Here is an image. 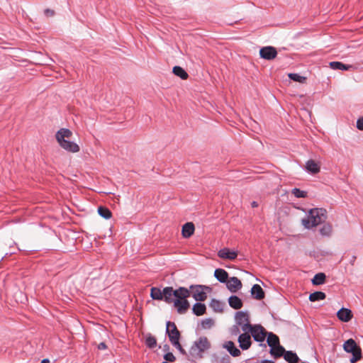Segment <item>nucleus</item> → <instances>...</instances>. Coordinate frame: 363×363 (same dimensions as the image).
<instances>
[{"label":"nucleus","instance_id":"nucleus-5","mask_svg":"<svg viewBox=\"0 0 363 363\" xmlns=\"http://www.w3.org/2000/svg\"><path fill=\"white\" fill-rule=\"evenodd\" d=\"M265 329L261 325H254L253 329L251 330V335L256 342H262L265 340L267 336Z\"/></svg>","mask_w":363,"mask_h":363},{"label":"nucleus","instance_id":"nucleus-20","mask_svg":"<svg viewBox=\"0 0 363 363\" xmlns=\"http://www.w3.org/2000/svg\"><path fill=\"white\" fill-rule=\"evenodd\" d=\"M235 319L236 324L240 325L242 323L249 322L250 317L247 311H238L235 313Z\"/></svg>","mask_w":363,"mask_h":363},{"label":"nucleus","instance_id":"nucleus-35","mask_svg":"<svg viewBox=\"0 0 363 363\" xmlns=\"http://www.w3.org/2000/svg\"><path fill=\"white\" fill-rule=\"evenodd\" d=\"M98 213L100 216L106 220L111 218L112 216L111 211L105 206H99L98 208Z\"/></svg>","mask_w":363,"mask_h":363},{"label":"nucleus","instance_id":"nucleus-45","mask_svg":"<svg viewBox=\"0 0 363 363\" xmlns=\"http://www.w3.org/2000/svg\"><path fill=\"white\" fill-rule=\"evenodd\" d=\"M239 333H240V330H239V328L238 327V325L233 326V328H231V334L234 335H237Z\"/></svg>","mask_w":363,"mask_h":363},{"label":"nucleus","instance_id":"nucleus-43","mask_svg":"<svg viewBox=\"0 0 363 363\" xmlns=\"http://www.w3.org/2000/svg\"><path fill=\"white\" fill-rule=\"evenodd\" d=\"M219 362L220 363H230V357L228 354L224 353Z\"/></svg>","mask_w":363,"mask_h":363},{"label":"nucleus","instance_id":"nucleus-47","mask_svg":"<svg viewBox=\"0 0 363 363\" xmlns=\"http://www.w3.org/2000/svg\"><path fill=\"white\" fill-rule=\"evenodd\" d=\"M106 348V345L104 342H101L98 345L99 350H105Z\"/></svg>","mask_w":363,"mask_h":363},{"label":"nucleus","instance_id":"nucleus-3","mask_svg":"<svg viewBox=\"0 0 363 363\" xmlns=\"http://www.w3.org/2000/svg\"><path fill=\"white\" fill-rule=\"evenodd\" d=\"M211 344L206 337H200L189 350V354L194 358H202L203 353L210 349Z\"/></svg>","mask_w":363,"mask_h":363},{"label":"nucleus","instance_id":"nucleus-8","mask_svg":"<svg viewBox=\"0 0 363 363\" xmlns=\"http://www.w3.org/2000/svg\"><path fill=\"white\" fill-rule=\"evenodd\" d=\"M218 256L222 259L233 260L237 257L238 252L231 250L228 247H224L218 251Z\"/></svg>","mask_w":363,"mask_h":363},{"label":"nucleus","instance_id":"nucleus-37","mask_svg":"<svg viewBox=\"0 0 363 363\" xmlns=\"http://www.w3.org/2000/svg\"><path fill=\"white\" fill-rule=\"evenodd\" d=\"M288 77L291 80L299 83H304L305 81L306 80V78L305 77L301 76L297 73H289Z\"/></svg>","mask_w":363,"mask_h":363},{"label":"nucleus","instance_id":"nucleus-30","mask_svg":"<svg viewBox=\"0 0 363 363\" xmlns=\"http://www.w3.org/2000/svg\"><path fill=\"white\" fill-rule=\"evenodd\" d=\"M326 279V276L324 273L320 272L313 277L311 280L313 285L318 286L325 283Z\"/></svg>","mask_w":363,"mask_h":363},{"label":"nucleus","instance_id":"nucleus-34","mask_svg":"<svg viewBox=\"0 0 363 363\" xmlns=\"http://www.w3.org/2000/svg\"><path fill=\"white\" fill-rule=\"evenodd\" d=\"M326 295L322 291H315L309 295V300L311 302L324 300Z\"/></svg>","mask_w":363,"mask_h":363},{"label":"nucleus","instance_id":"nucleus-13","mask_svg":"<svg viewBox=\"0 0 363 363\" xmlns=\"http://www.w3.org/2000/svg\"><path fill=\"white\" fill-rule=\"evenodd\" d=\"M174 306L180 314L184 313L189 308L190 304L187 300L174 299Z\"/></svg>","mask_w":363,"mask_h":363},{"label":"nucleus","instance_id":"nucleus-27","mask_svg":"<svg viewBox=\"0 0 363 363\" xmlns=\"http://www.w3.org/2000/svg\"><path fill=\"white\" fill-rule=\"evenodd\" d=\"M209 306L214 312L221 313L223 311L224 303L217 299L213 298L209 303Z\"/></svg>","mask_w":363,"mask_h":363},{"label":"nucleus","instance_id":"nucleus-36","mask_svg":"<svg viewBox=\"0 0 363 363\" xmlns=\"http://www.w3.org/2000/svg\"><path fill=\"white\" fill-rule=\"evenodd\" d=\"M215 324V321L211 318H207L201 320V326L202 329L206 330L211 328Z\"/></svg>","mask_w":363,"mask_h":363},{"label":"nucleus","instance_id":"nucleus-19","mask_svg":"<svg viewBox=\"0 0 363 363\" xmlns=\"http://www.w3.org/2000/svg\"><path fill=\"white\" fill-rule=\"evenodd\" d=\"M228 303L232 308L235 310L240 309L243 306L242 299L236 295H232L228 298Z\"/></svg>","mask_w":363,"mask_h":363},{"label":"nucleus","instance_id":"nucleus-9","mask_svg":"<svg viewBox=\"0 0 363 363\" xmlns=\"http://www.w3.org/2000/svg\"><path fill=\"white\" fill-rule=\"evenodd\" d=\"M225 284L228 289L232 293H235L242 288L240 280L235 277H230Z\"/></svg>","mask_w":363,"mask_h":363},{"label":"nucleus","instance_id":"nucleus-23","mask_svg":"<svg viewBox=\"0 0 363 363\" xmlns=\"http://www.w3.org/2000/svg\"><path fill=\"white\" fill-rule=\"evenodd\" d=\"M329 67L334 70H349L353 68V66L351 65H346L337 61L330 62Z\"/></svg>","mask_w":363,"mask_h":363},{"label":"nucleus","instance_id":"nucleus-29","mask_svg":"<svg viewBox=\"0 0 363 363\" xmlns=\"http://www.w3.org/2000/svg\"><path fill=\"white\" fill-rule=\"evenodd\" d=\"M267 342L268 345L270 347H272L276 346L279 344V339L277 335L270 332V333H267Z\"/></svg>","mask_w":363,"mask_h":363},{"label":"nucleus","instance_id":"nucleus-42","mask_svg":"<svg viewBox=\"0 0 363 363\" xmlns=\"http://www.w3.org/2000/svg\"><path fill=\"white\" fill-rule=\"evenodd\" d=\"M164 359L166 360L165 362H173L176 360L175 356L169 352H167L164 354Z\"/></svg>","mask_w":363,"mask_h":363},{"label":"nucleus","instance_id":"nucleus-15","mask_svg":"<svg viewBox=\"0 0 363 363\" xmlns=\"http://www.w3.org/2000/svg\"><path fill=\"white\" fill-rule=\"evenodd\" d=\"M190 296V291L184 286H180L174 290V298L179 300H187Z\"/></svg>","mask_w":363,"mask_h":363},{"label":"nucleus","instance_id":"nucleus-12","mask_svg":"<svg viewBox=\"0 0 363 363\" xmlns=\"http://www.w3.org/2000/svg\"><path fill=\"white\" fill-rule=\"evenodd\" d=\"M352 313L350 309L342 308L337 312V317L343 322H348L352 318Z\"/></svg>","mask_w":363,"mask_h":363},{"label":"nucleus","instance_id":"nucleus-25","mask_svg":"<svg viewBox=\"0 0 363 363\" xmlns=\"http://www.w3.org/2000/svg\"><path fill=\"white\" fill-rule=\"evenodd\" d=\"M206 307L204 303L197 302L194 304L192 312L196 316H200L206 313Z\"/></svg>","mask_w":363,"mask_h":363},{"label":"nucleus","instance_id":"nucleus-21","mask_svg":"<svg viewBox=\"0 0 363 363\" xmlns=\"http://www.w3.org/2000/svg\"><path fill=\"white\" fill-rule=\"evenodd\" d=\"M358 348H360L357 346L356 342L350 338L346 340L343 344V349L347 353H352L357 350Z\"/></svg>","mask_w":363,"mask_h":363},{"label":"nucleus","instance_id":"nucleus-2","mask_svg":"<svg viewBox=\"0 0 363 363\" xmlns=\"http://www.w3.org/2000/svg\"><path fill=\"white\" fill-rule=\"evenodd\" d=\"M72 135V133L69 129L61 128L56 133L55 137L62 148L70 152H77L80 150L79 146L76 143L66 139H69Z\"/></svg>","mask_w":363,"mask_h":363},{"label":"nucleus","instance_id":"nucleus-26","mask_svg":"<svg viewBox=\"0 0 363 363\" xmlns=\"http://www.w3.org/2000/svg\"><path fill=\"white\" fill-rule=\"evenodd\" d=\"M283 357L289 363H298L299 361V358L296 353L291 350H286Z\"/></svg>","mask_w":363,"mask_h":363},{"label":"nucleus","instance_id":"nucleus-11","mask_svg":"<svg viewBox=\"0 0 363 363\" xmlns=\"http://www.w3.org/2000/svg\"><path fill=\"white\" fill-rule=\"evenodd\" d=\"M223 347L226 349L230 354L234 357H238L241 354L240 350L235 346L233 341L229 340L225 342L223 345Z\"/></svg>","mask_w":363,"mask_h":363},{"label":"nucleus","instance_id":"nucleus-41","mask_svg":"<svg viewBox=\"0 0 363 363\" xmlns=\"http://www.w3.org/2000/svg\"><path fill=\"white\" fill-rule=\"evenodd\" d=\"M240 326H241L242 330L244 333H247V332L251 333V330L253 329V325L250 323V321L242 323Z\"/></svg>","mask_w":363,"mask_h":363},{"label":"nucleus","instance_id":"nucleus-38","mask_svg":"<svg viewBox=\"0 0 363 363\" xmlns=\"http://www.w3.org/2000/svg\"><path fill=\"white\" fill-rule=\"evenodd\" d=\"M291 193H292V194L294 195V196L296 198H298V199L306 198V197H307V194H308L307 191L301 190L300 189H298V188H294L291 190Z\"/></svg>","mask_w":363,"mask_h":363},{"label":"nucleus","instance_id":"nucleus-18","mask_svg":"<svg viewBox=\"0 0 363 363\" xmlns=\"http://www.w3.org/2000/svg\"><path fill=\"white\" fill-rule=\"evenodd\" d=\"M306 170L313 174L320 172V167L318 162L313 160H309L306 163Z\"/></svg>","mask_w":363,"mask_h":363},{"label":"nucleus","instance_id":"nucleus-50","mask_svg":"<svg viewBox=\"0 0 363 363\" xmlns=\"http://www.w3.org/2000/svg\"><path fill=\"white\" fill-rule=\"evenodd\" d=\"M40 363H50V360H49V359H47V358H46V359H43L40 362Z\"/></svg>","mask_w":363,"mask_h":363},{"label":"nucleus","instance_id":"nucleus-32","mask_svg":"<svg viewBox=\"0 0 363 363\" xmlns=\"http://www.w3.org/2000/svg\"><path fill=\"white\" fill-rule=\"evenodd\" d=\"M319 232L322 236H330L333 232L332 225L328 223H324L323 225L320 228Z\"/></svg>","mask_w":363,"mask_h":363},{"label":"nucleus","instance_id":"nucleus-39","mask_svg":"<svg viewBox=\"0 0 363 363\" xmlns=\"http://www.w3.org/2000/svg\"><path fill=\"white\" fill-rule=\"evenodd\" d=\"M351 354H352V357L350 360L351 363H355L362 358L361 348H358L357 350L352 352Z\"/></svg>","mask_w":363,"mask_h":363},{"label":"nucleus","instance_id":"nucleus-1","mask_svg":"<svg viewBox=\"0 0 363 363\" xmlns=\"http://www.w3.org/2000/svg\"><path fill=\"white\" fill-rule=\"evenodd\" d=\"M327 219V211L324 208H313L308 212V217L303 218L301 223L306 229H311L324 223Z\"/></svg>","mask_w":363,"mask_h":363},{"label":"nucleus","instance_id":"nucleus-40","mask_svg":"<svg viewBox=\"0 0 363 363\" xmlns=\"http://www.w3.org/2000/svg\"><path fill=\"white\" fill-rule=\"evenodd\" d=\"M171 343L172 344V345L174 347H175L179 351V352L182 354H183V355H186V352L185 351L184 349H183V347H182L181 344L179 343V339L173 340V342H171Z\"/></svg>","mask_w":363,"mask_h":363},{"label":"nucleus","instance_id":"nucleus-28","mask_svg":"<svg viewBox=\"0 0 363 363\" xmlns=\"http://www.w3.org/2000/svg\"><path fill=\"white\" fill-rule=\"evenodd\" d=\"M150 297L153 300L162 301L164 298L162 290L157 287H152L150 289Z\"/></svg>","mask_w":363,"mask_h":363},{"label":"nucleus","instance_id":"nucleus-10","mask_svg":"<svg viewBox=\"0 0 363 363\" xmlns=\"http://www.w3.org/2000/svg\"><path fill=\"white\" fill-rule=\"evenodd\" d=\"M239 346L242 350H248L251 345V337L248 333L240 334L238 337Z\"/></svg>","mask_w":363,"mask_h":363},{"label":"nucleus","instance_id":"nucleus-31","mask_svg":"<svg viewBox=\"0 0 363 363\" xmlns=\"http://www.w3.org/2000/svg\"><path fill=\"white\" fill-rule=\"evenodd\" d=\"M172 72L174 74L180 77L182 79H186L189 77L187 72L180 66H174Z\"/></svg>","mask_w":363,"mask_h":363},{"label":"nucleus","instance_id":"nucleus-48","mask_svg":"<svg viewBox=\"0 0 363 363\" xmlns=\"http://www.w3.org/2000/svg\"><path fill=\"white\" fill-rule=\"evenodd\" d=\"M162 350L164 352H169V345H167V344L164 345L163 347H162Z\"/></svg>","mask_w":363,"mask_h":363},{"label":"nucleus","instance_id":"nucleus-22","mask_svg":"<svg viewBox=\"0 0 363 363\" xmlns=\"http://www.w3.org/2000/svg\"><path fill=\"white\" fill-rule=\"evenodd\" d=\"M214 277L220 283H226L228 279V273L223 269H216L214 272Z\"/></svg>","mask_w":363,"mask_h":363},{"label":"nucleus","instance_id":"nucleus-33","mask_svg":"<svg viewBox=\"0 0 363 363\" xmlns=\"http://www.w3.org/2000/svg\"><path fill=\"white\" fill-rule=\"evenodd\" d=\"M145 343L148 348L153 349L157 346V340L152 334L147 333L145 337Z\"/></svg>","mask_w":363,"mask_h":363},{"label":"nucleus","instance_id":"nucleus-4","mask_svg":"<svg viewBox=\"0 0 363 363\" xmlns=\"http://www.w3.org/2000/svg\"><path fill=\"white\" fill-rule=\"evenodd\" d=\"M203 289L210 288L202 285L190 286V289H194L192 296L196 301H204L207 298V294L203 291Z\"/></svg>","mask_w":363,"mask_h":363},{"label":"nucleus","instance_id":"nucleus-14","mask_svg":"<svg viewBox=\"0 0 363 363\" xmlns=\"http://www.w3.org/2000/svg\"><path fill=\"white\" fill-rule=\"evenodd\" d=\"M163 300L167 303H174V290L172 286H166L162 289Z\"/></svg>","mask_w":363,"mask_h":363},{"label":"nucleus","instance_id":"nucleus-52","mask_svg":"<svg viewBox=\"0 0 363 363\" xmlns=\"http://www.w3.org/2000/svg\"><path fill=\"white\" fill-rule=\"evenodd\" d=\"M162 363H169V362H162Z\"/></svg>","mask_w":363,"mask_h":363},{"label":"nucleus","instance_id":"nucleus-6","mask_svg":"<svg viewBox=\"0 0 363 363\" xmlns=\"http://www.w3.org/2000/svg\"><path fill=\"white\" fill-rule=\"evenodd\" d=\"M166 333L170 342L180 338V332L174 322L167 321L166 323Z\"/></svg>","mask_w":363,"mask_h":363},{"label":"nucleus","instance_id":"nucleus-24","mask_svg":"<svg viewBox=\"0 0 363 363\" xmlns=\"http://www.w3.org/2000/svg\"><path fill=\"white\" fill-rule=\"evenodd\" d=\"M285 352L286 350L284 349V347L280 345V344H279L276 346L271 347L269 352L272 356L277 359L283 357Z\"/></svg>","mask_w":363,"mask_h":363},{"label":"nucleus","instance_id":"nucleus-7","mask_svg":"<svg viewBox=\"0 0 363 363\" xmlns=\"http://www.w3.org/2000/svg\"><path fill=\"white\" fill-rule=\"evenodd\" d=\"M259 55L261 58L272 60L277 57V51L274 47L265 46L259 50Z\"/></svg>","mask_w":363,"mask_h":363},{"label":"nucleus","instance_id":"nucleus-17","mask_svg":"<svg viewBox=\"0 0 363 363\" xmlns=\"http://www.w3.org/2000/svg\"><path fill=\"white\" fill-rule=\"evenodd\" d=\"M250 292L252 296L257 300H262L264 298V291L259 284H254Z\"/></svg>","mask_w":363,"mask_h":363},{"label":"nucleus","instance_id":"nucleus-46","mask_svg":"<svg viewBox=\"0 0 363 363\" xmlns=\"http://www.w3.org/2000/svg\"><path fill=\"white\" fill-rule=\"evenodd\" d=\"M45 13L47 15V16H53L54 15V11L51 10V9H47L45 10Z\"/></svg>","mask_w":363,"mask_h":363},{"label":"nucleus","instance_id":"nucleus-16","mask_svg":"<svg viewBox=\"0 0 363 363\" xmlns=\"http://www.w3.org/2000/svg\"><path fill=\"white\" fill-rule=\"evenodd\" d=\"M195 227L193 223H186L182 228V235L184 238H190L194 233Z\"/></svg>","mask_w":363,"mask_h":363},{"label":"nucleus","instance_id":"nucleus-44","mask_svg":"<svg viewBox=\"0 0 363 363\" xmlns=\"http://www.w3.org/2000/svg\"><path fill=\"white\" fill-rule=\"evenodd\" d=\"M357 128L363 130V117L359 118L357 121Z\"/></svg>","mask_w":363,"mask_h":363},{"label":"nucleus","instance_id":"nucleus-51","mask_svg":"<svg viewBox=\"0 0 363 363\" xmlns=\"http://www.w3.org/2000/svg\"><path fill=\"white\" fill-rule=\"evenodd\" d=\"M252 207H257V202H256V201H253V202L252 203Z\"/></svg>","mask_w":363,"mask_h":363},{"label":"nucleus","instance_id":"nucleus-49","mask_svg":"<svg viewBox=\"0 0 363 363\" xmlns=\"http://www.w3.org/2000/svg\"><path fill=\"white\" fill-rule=\"evenodd\" d=\"M261 363H275V362L272 360L264 359V360H262Z\"/></svg>","mask_w":363,"mask_h":363}]
</instances>
